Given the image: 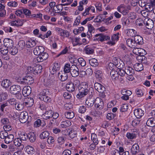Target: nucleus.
I'll return each instance as SVG.
<instances>
[{
    "label": "nucleus",
    "instance_id": "obj_27",
    "mask_svg": "<svg viewBox=\"0 0 155 155\" xmlns=\"http://www.w3.org/2000/svg\"><path fill=\"white\" fill-rule=\"evenodd\" d=\"M28 138L31 142L33 143L36 139L35 134L34 132H30L28 134Z\"/></svg>",
    "mask_w": 155,
    "mask_h": 155
},
{
    "label": "nucleus",
    "instance_id": "obj_54",
    "mask_svg": "<svg viewBox=\"0 0 155 155\" xmlns=\"http://www.w3.org/2000/svg\"><path fill=\"white\" fill-rule=\"evenodd\" d=\"M15 22H16V24L17 25V27L21 26H22L24 22H25L24 20L17 19L15 20Z\"/></svg>",
    "mask_w": 155,
    "mask_h": 155
},
{
    "label": "nucleus",
    "instance_id": "obj_53",
    "mask_svg": "<svg viewBox=\"0 0 155 155\" xmlns=\"http://www.w3.org/2000/svg\"><path fill=\"white\" fill-rule=\"evenodd\" d=\"M21 143V140L20 138H16L14 140V143L16 146H20Z\"/></svg>",
    "mask_w": 155,
    "mask_h": 155
},
{
    "label": "nucleus",
    "instance_id": "obj_23",
    "mask_svg": "<svg viewBox=\"0 0 155 155\" xmlns=\"http://www.w3.org/2000/svg\"><path fill=\"white\" fill-rule=\"evenodd\" d=\"M95 99L94 97H92L91 98H88L86 101L85 103L88 108L93 106L95 104Z\"/></svg>",
    "mask_w": 155,
    "mask_h": 155
},
{
    "label": "nucleus",
    "instance_id": "obj_38",
    "mask_svg": "<svg viewBox=\"0 0 155 155\" xmlns=\"http://www.w3.org/2000/svg\"><path fill=\"white\" fill-rule=\"evenodd\" d=\"M71 69V66L70 67V64L69 63H67L65 65L64 67L63 71L68 74V73L70 72Z\"/></svg>",
    "mask_w": 155,
    "mask_h": 155
},
{
    "label": "nucleus",
    "instance_id": "obj_1",
    "mask_svg": "<svg viewBox=\"0 0 155 155\" xmlns=\"http://www.w3.org/2000/svg\"><path fill=\"white\" fill-rule=\"evenodd\" d=\"M88 85L85 83H82L78 86V93L76 97L77 98L81 99L88 94L89 90Z\"/></svg>",
    "mask_w": 155,
    "mask_h": 155
},
{
    "label": "nucleus",
    "instance_id": "obj_39",
    "mask_svg": "<svg viewBox=\"0 0 155 155\" xmlns=\"http://www.w3.org/2000/svg\"><path fill=\"white\" fill-rule=\"evenodd\" d=\"M71 124V122L69 120H65L61 122V126L62 127L64 128L70 126Z\"/></svg>",
    "mask_w": 155,
    "mask_h": 155
},
{
    "label": "nucleus",
    "instance_id": "obj_9",
    "mask_svg": "<svg viewBox=\"0 0 155 155\" xmlns=\"http://www.w3.org/2000/svg\"><path fill=\"white\" fill-rule=\"evenodd\" d=\"M38 55L37 60L38 62H42L45 60L47 59L48 56V54L47 53H43L42 54Z\"/></svg>",
    "mask_w": 155,
    "mask_h": 155
},
{
    "label": "nucleus",
    "instance_id": "obj_20",
    "mask_svg": "<svg viewBox=\"0 0 155 155\" xmlns=\"http://www.w3.org/2000/svg\"><path fill=\"white\" fill-rule=\"evenodd\" d=\"M135 115L137 118H140L144 114V111L140 109H135L134 111Z\"/></svg>",
    "mask_w": 155,
    "mask_h": 155
},
{
    "label": "nucleus",
    "instance_id": "obj_51",
    "mask_svg": "<svg viewBox=\"0 0 155 155\" xmlns=\"http://www.w3.org/2000/svg\"><path fill=\"white\" fill-rule=\"evenodd\" d=\"M35 73L38 74H40L41 71L42 69V66L41 65H38L36 66L35 67Z\"/></svg>",
    "mask_w": 155,
    "mask_h": 155
},
{
    "label": "nucleus",
    "instance_id": "obj_16",
    "mask_svg": "<svg viewBox=\"0 0 155 155\" xmlns=\"http://www.w3.org/2000/svg\"><path fill=\"white\" fill-rule=\"evenodd\" d=\"M24 103L27 107H31L32 106L34 103V100L31 97H26L24 99Z\"/></svg>",
    "mask_w": 155,
    "mask_h": 155
},
{
    "label": "nucleus",
    "instance_id": "obj_6",
    "mask_svg": "<svg viewBox=\"0 0 155 155\" xmlns=\"http://www.w3.org/2000/svg\"><path fill=\"white\" fill-rule=\"evenodd\" d=\"M70 73L71 75L73 77H76L79 75V69L76 65H72Z\"/></svg>",
    "mask_w": 155,
    "mask_h": 155
},
{
    "label": "nucleus",
    "instance_id": "obj_40",
    "mask_svg": "<svg viewBox=\"0 0 155 155\" xmlns=\"http://www.w3.org/2000/svg\"><path fill=\"white\" fill-rule=\"evenodd\" d=\"M137 133H127V134L126 137L128 139H133L136 138L137 137Z\"/></svg>",
    "mask_w": 155,
    "mask_h": 155
},
{
    "label": "nucleus",
    "instance_id": "obj_29",
    "mask_svg": "<svg viewBox=\"0 0 155 155\" xmlns=\"http://www.w3.org/2000/svg\"><path fill=\"white\" fill-rule=\"evenodd\" d=\"M26 152L28 154H33L35 152V150L34 148L31 146L28 145L25 148Z\"/></svg>",
    "mask_w": 155,
    "mask_h": 155
},
{
    "label": "nucleus",
    "instance_id": "obj_26",
    "mask_svg": "<svg viewBox=\"0 0 155 155\" xmlns=\"http://www.w3.org/2000/svg\"><path fill=\"white\" fill-rule=\"evenodd\" d=\"M84 52L87 54H91L94 53V49L90 46H87L84 49Z\"/></svg>",
    "mask_w": 155,
    "mask_h": 155
},
{
    "label": "nucleus",
    "instance_id": "obj_17",
    "mask_svg": "<svg viewBox=\"0 0 155 155\" xmlns=\"http://www.w3.org/2000/svg\"><path fill=\"white\" fill-rule=\"evenodd\" d=\"M139 152V147L137 144H134L131 148V153L133 155H135Z\"/></svg>",
    "mask_w": 155,
    "mask_h": 155
},
{
    "label": "nucleus",
    "instance_id": "obj_8",
    "mask_svg": "<svg viewBox=\"0 0 155 155\" xmlns=\"http://www.w3.org/2000/svg\"><path fill=\"white\" fill-rule=\"evenodd\" d=\"M154 22L150 19L145 18V26L148 29H151L153 27Z\"/></svg>",
    "mask_w": 155,
    "mask_h": 155
},
{
    "label": "nucleus",
    "instance_id": "obj_44",
    "mask_svg": "<svg viewBox=\"0 0 155 155\" xmlns=\"http://www.w3.org/2000/svg\"><path fill=\"white\" fill-rule=\"evenodd\" d=\"M40 99L45 102H49L51 101V99L49 96L45 95V96L40 97Z\"/></svg>",
    "mask_w": 155,
    "mask_h": 155
},
{
    "label": "nucleus",
    "instance_id": "obj_31",
    "mask_svg": "<svg viewBox=\"0 0 155 155\" xmlns=\"http://www.w3.org/2000/svg\"><path fill=\"white\" fill-rule=\"evenodd\" d=\"M145 18L144 20L139 18L137 19L136 21V23L137 26L140 27L143 26H145Z\"/></svg>",
    "mask_w": 155,
    "mask_h": 155
},
{
    "label": "nucleus",
    "instance_id": "obj_56",
    "mask_svg": "<svg viewBox=\"0 0 155 155\" xmlns=\"http://www.w3.org/2000/svg\"><path fill=\"white\" fill-rule=\"evenodd\" d=\"M18 45L21 49H23L25 47L26 44L23 40H20L18 42Z\"/></svg>",
    "mask_w": 155,
    "mask_h": 155
},
{
    "label": "nucleus",
    "instance_id": "obj_11",
    "mask_svg": "<svg viewBox=\"0 0 155 155\" xmlns=\"http://www.w3.org/2000/svg\"><path fill=\"white\" fill-rule=\"evenodd\" d=\"M114 63L115 67L117 68L118 69H121L124 67V63L120 59H114Z\"/></svg>",
    "mask_w": 155,
    "mask_h": 155
},
{
    "label": "nucleus",
    "instance_id": "obj_10",
    "mask_svg": "<svg viewBox=\"0 0 155 155\" xmlns=\"http://www.w3.org/2000/svg\"><path fill=\"white\" fill-rule=\"evenodd\" d=\"M31 88L29 86H26L24 87L22 93L24 97H27L29 96L31 93Z\"/></svg>",
    "mask_w": 155,
    "mask_h": 155
},
{
    "label": "nucleus",
    "instance_id": "obj_63",
    "mask_svg": "<svg viewBox=\"0 0 155 155\" xmlns=\"http://www.w3.org/2000/svg\"><path fill=\"white\" fill-rule=\"evenodd\" d=\"M23 8H22L19 9H18L15 11V14L18 16H21L23 14Z\"/></svg>",
    "mask_w": 155,
    "mask_h": 155
},
{
    "label": "nucleus",
    "instance_id": "obj_32",
    "mask_svg": "<svg viewBox=\"0 0 155 155\" xmlns=\"http://www.w3.org/2000/svg\"><path fill=\"white\" fill-rule=\"evenodd\" d=\"M60 69V65L58 63H55L54 64V66L52 70L51 71L52 74H54L57 71H58Z\"/></svg>",
    "mask_w": 155,
    "mask_h": 155
},
{
    "label": "nucleus",
    "instance_id": "obj_19",
    "mask_svg": "<svg viewBox=\"0 0 155 155\" xmlns=\"http://www.w3.org/2000/svg\"><path fill=\"white\" fill-rule=\"evenodd\" d=\"M94 87L95 89L99 92H103L105 90V87L101 84L98 83H95Z\"/></svg>",
    "mask_w": 155,
    "mask_h": 155
},
{
    "label": "nucleus",
    "instance_id": "obj_3",
    "mask_svg": "<svg viewBox=\"0 0 155 155\" xmlns=\"http://www.w3.org/2000/svg\"><path fill=\"white\" fill-rule=\"evenodd\" d=\"M95 107L99 109L103 108L104 106V103L102 100L99 97H97L95 99Z\"/></svg>",
    "mask_w": 155,
    "mask_h": 155
},
{
    "label": "nucleus",
    "instance_id": "obj_4",
    "mask_svg": "<svg viewBox=\"0 0 155 155\" xmlns=\"http://www.w3.org/2000/svg\"><path fill=\"white\" fill-rule=\"evenodd\" d=\"M21 87L18 85H13L10 88L11 93L14 94H18L21 91Z\"/></svg>",
    "mask_w": 155,
    "mask_h": 155
},
{
    "label": "nucleus",
    "instance_id": "obj_42",
    "mask_svg": "<svg viewBox=\"0 0 155 155\" xmlns=\"http://www.w3.org/2000/svg\"><path fill=\"white\" fill-rule=\"evenodd\" d=\"M50 92L48 89H45L42 91L40 93V97L45 96V95L49 96Z\"/></svg>",
    "mask_w": 155,
    "mask_h": 155
},
{
    "label": "nucleus",
    "instance_id": "obj_62",
    "mask_svg": "<svg viewBox=\"0 0 155 155\" xmlns=\"http://www.w3.org/2000/svg\"><path fill=\"white\" fill-rule=\"evenodd\" d=\"M78 61L82 66H84L86 65V62L83 58H79Z\"/></svg>",
    "mask_w": 155,
    "mask_h": 155
},
{
    "label": "nucleus",
    "instance_id": "obj_7",
    "mask_svg": "<svg viewBox=\"0 0 155 155\" xmlns=\"http://www.w3.org/2000/svg\"><path fill=\"white\" fill-rule=\"evenodd\" d=\"M45 51L44 48L42 46L36 47L33 50V53L35 55H38L42 54Z\"/></svg>",
    "mask_w": 155,
    "mask_h": 155
},
{
    "label": "nucleus",
    "instance_id": "obj_34",
    "mask_svg": "<svg viewBox=\"0 0 155 155\" xmlns=\"http://www.w3.org/2000/svg\"><path fill=\"white\" fill-rule=\"evenodd\" d=\"M147 124L148 126L154 127L155 126V120L153 118H150L147 120Z\"/></svg>",
    "mask_w": 155,
    "mask_h": 155
},
{
    "label": "nucleus",
    "instance_id": "obj_41",
    "mask_svg": "<svg viewBox=\"0 0 155 155\" xmlns=\"http://www.w3.org/2000/svg\"><path fill=\"white\" fill-rule=\"evenodd\" d=\"M126 42L127 45L130 47L132 48L135 46V42L132 39H128L127 40Z\"/></svg>",
    "mask_w": 155,
    "mask_h": 155
},
{
    "label": "nucleus",
    "instance_id": "obj_21",
    "mask_svg": "<svg viewBox=\"0 0 155 155\" xmlns=\"http://www.w3.org/2000/svg\"><path fill=\"white\" fill-rule=\"evenodd\" d=\"M36 43L34 40L30 39L26 42L25 47L28 48H31L35 46Z\"/></svg>",
    "mask_w": 155,
    "mask_h": 155
},
{
    "label": "nucleus",
    "instance_id": "obj_46",
    "mask_svg": "<svg viewBox=\"0 0 155 155\" xmlns=\"http://www.w3.org/2000/svg\"><path fill=\"white\" fill-rule=\"evenodd\" d=\"M65 116L68 119H71L74 117V115L73 112L70 111L65 113Z\"/></svg>",
    "mask_w": 155,
    "mask_h": 155
},
{
    "label": "nucleus",
    "instance_id": "obj_50",
    "mask_svg": "<svg viewBox=\"0 0 155 155\" xmlns=\"http://www.w3.org/2000/svg\"><path fill=\"white\" fill-rule=\"evenodd\" d=\"M13 144L9 145L8 147V152L11 153H13L16 151L17 148Z\"/></svg>",
    "mask_w": 155,
    "mask_h": 155
},
{
    "label": "nucleus",
    "instance_id": "obj_37",
    "mask_svg": "<svg viewBox=\"0 0 155 155\" xmlns=\"http://www.w3.org/2000/svg\"><path fill=\"white\" fill-rule=\"evenodd\" d=\"M14 138V136L12 134H9L4 140L5 142L6 143H9L11 142Z\"/></svg>",
    "mask_w": 155,
    "mask_h": 155
},
{
    "label": "nucleus",
    "instance_id": "obj_15",
    "mask_svg": "<svg viewBox=\"0 0 155 155\" xmlns=\"http://www.w3.org/2000/svg\"><path fill=\"white\" fill-rule=\"evenodd\" d=\"M134 41L135 44L141 45L143 43V38L139 35H135L134 36Z\"/></svg>",
    "mask_w": 155,
    "mask_h": 155
},
{
    "label": "nucleus",
    "instance_id": "obj_49",
    "mask_svg": "<svg viewBox=\"0 0 155 155\" xmlns=\"http://www.w3.org/2000/svg\"><path fill=\"white\" fill-rule=\"evenodd\" d=\"M8 94L6 92H2L0 94V101H2L6 99Z\"/></svg>",
    "mask_w": 155,
    "mask_h": 155
},
{
    "label": "nucleus",
    "instance_id": "obj_36",
    "mask_svg": "<svg viewBox=\"0 0 155 155\" xmlns=\"http://www.w3.org/2000/svg\"><path fill=\"white\" fill-rule=\"evenodd\" d=\"M125 71L126 74L130 76H132V75L134 74V70L130 67L126 68Z\"/></svg>",
    "mask_w": 155,
    "mask_h": 155
},
{
    "label": "nucleus",
    "instance_id": "obj_14",
    "mask_svg": "<svg viewBox=\"0 0 155 155\" xmlns=\"http://www.w3.org/2000/svg\"><path fill=\"white\" fill-rule=\"evenodd\" d=\"M58 77L62 81H64L68 79V75L67 73L63 71H61L60 72L58 73Z\"/></svg>",
    "mask_w": 155,
    "mask_h": 155
},
{
    "label": "nucleus",
    "instance_id": "obj_24",
    "mask_svg": "<svg viewBox=\"0 0 155 155\" xmlns=\"http://www.w3.org/2000/svg\"><path fill=\"white\" fill-rule=\"evenodd\" d=\"M66 88L67 90L69 92H73L75 89V86L73 83L70 82L66 85Z\"/></svg>",
    "mask_w": 155,
    "mask_h": 155
},
{
    "label": "nucleus",
    "instance_id": "obj_2",
    "mask_svg": "<svg viewBox=\"0 0 155 155\" xmlns=\"http://www.w3.org/2000/svg\"><path fill=\"white\" fill-rule=\"evenodd\" d=\"M110 37L102 34H97L95 35L94 40L103 42L104 41L110 39Z\"/></svg>",
    "mask_w": 155,
    "mask_h": 155
},
{
    "label": "nucleus",
    "instance_id": "obj_61",
    "mask_svg": "<svg viewBox=\"0 0 155 155\" xmlns=\"http://www.w3.org/2000/svg\"><path fill=\"white\" fill-rule=\"evenodd\" d=\"M79 40L77 38H76L72 39V42L74 46H75L79 44Z\"/></svg>",
    "mask_w": 155,
    "mask_h": 155
},
{
    "label": "nucleus",
    "instance_id": "obj_5",
    "mask_svg": "<svg viewBox=\"0 0 155 155\" xmlns=\"http://www.w3.org/2000/svg\"><path fill=\"white\" fill-rule=\"evenodd\" d=\"M20 121L22 123H25L28 118V114L27 112H21L19 117Z\"/></svg>",
    "mask_w": 155,
    "mask_h": 155
},
{
    "label": "nucleus",
    "instance_id": "obj_30",
    "mask_svg": "<svg viewBox=\"0 0 155 155\" xmlns=\"http://www.w3.org/2000/svg\"><path fill=\"white\" fill-rule=\"evenodd\" d=\"M127 35L129 37H133L134 36L137 32L133 29H129L126 31Z\"/></svg>",
    "mask_w": 155,
    "mask_h": 155
},
{
    "label": "nucleus",
    "instance_id": "obj_48",
    "mask_svg": "<svg viewBox=\"0 0 155 155\" xmlns=\"http://www.w3.org/2000/svg\"><path fill=\"white\" fill-rule=\"evenodd\" d=\"M53 112L52 110H50L47 111L45 114V119L47 120L51 117H52L53 116Z\"/></svg>",
    "mask_w": 155,
    "mask_h": 155
},
{
    "label": "nucleus",
    "instance_id": "obj_58",
    "mask_svg": "<svg viewBox=\"0 0 155 155\" xmlns=\"http://www.w3.org/2000/svg\"><path fill=\"white\" fill-rule=\"evenodd\" d=\"M69 135L71 138H73L77 137V133L74 131L71 130L69 132Z\"/></svg>",
    "mask_w": 155,
    "mask_h": 155
},
{
    "label": "nucleus",
    "instance_id": "obj_43",
    "mask_svg": "<svg viewBox=\"0 0 155 155\" xmlns=\"http://www.w3.org/2000/svg\"><path fill=\"white\" fill-rule=\"evenodd\" d=\"M28 138V134L24 132H21L20 134V138L23 141L26 140Z\"/></svg>",
    "mask_w": 155,
    "mask_h": 155
},
{
    "label": "nucleus",
    "instance_id": "obj_22",
    "mask_svg": "<svg viewBox=\"0 0 155 155\" xmlns=\"http://www.w3.org/2000/svg\"><path fill=\"white\" fill-rule=\"evenodd\" d=\"M22 82L28 84H30L33 82V78L30 76H26L22 79Z\"/></svg>",
    "mask_w": 155,
    "mask_h": 155
},
{
    "label": "nucleus",
    "instance_id": "obj_45",
    "mask_svg": "<svg viewBox=\"0 0 155 155\" xmlns=\"http://www.w3.org/2000/svg\"><path fill=\"white\" fill-rule=\"evenodd\" d=\"M49 134L47 131L43 132L40 135V138L41 139H45L47 138L49 136Z\"/></svg>",
    "mask_w": 155,
    "mask_h": 155
},
{
    "label": "nucleus",
    "instance_id": "obj_57",
    "mask_svg": "<svg viewBox=\"0 0 155 155\" xmlns=\"http://www.w3.org/2000/svg\"><path fill=\"white\" fill-rule=\"evenodd\" d=\"M128 105L127 104H123L120 108V110L121 111L124 112L126 111L128 109Z\"/></svg>",
    "mask_w": 155,
    "mask_h": 155
},
{
    "label": "nucleus",
    "instance_id": "obj_28",
    "mask_svg": "<svg viewBox=\"0 0 155 155\" xmlns=\"http://www.w3.org/2000/svg\"><path fill=\"white\" fill-rule=\"evenodd\" d=\"M134 68L135 71H142L143 69L142 64L140 63H136L134 64Z\"/></svg>",
    "mask_w": 155,
    "mask_h": 155
},
{
    "label": "nucleus",
    "instance_id": "obj_33",
    "mask_svg": "<svg viewBox=\"0 0 155 155\" xmlns=\"http://www.w3.org/2000/svg\"><path fill=\"white\" fill-rule=\"evenodd\" d=\"M10 80L7 79H5L2 81L1 85L5 88H7L10 85Z\"/></svg>",
    "mask_w": 155,
    "mask_h": 155
},
{
    "label": "nucleus",
    "instance_id": "obj_52",
    "mask_svg": "<svg viewBox=\"0 0 155 155\" xmlns=\"http://www.w3.org/2000/svg\"><path fill=\"white\" fill-rule=\"evenodd\" d=\"M97 61V60L95 58L89 60V63L91 66L95 67L98 64Z\"/></svg>",
    "mask_w": 155,
    "mask_h": 155
},
{
    "label": "nucleus",
    "instance_id": "obj_12",
    "mask_svg": "<svg viewBox=\"0 0 155 155\" xmlns=\"http://www.w3.org/2000/svg\"><path fill=\"white\" fill-rule=\"evenodd\" d=\"M4 44L7 48H9L13 46L14 43L12 40L7 38L4 39Z\"/></svg>",
    "mask_w": 155,
    "mask_h": 155
},
{
    "label": "nucleus",
    "instance_id": "obj_59",
    "mask_svg": "<svg viewBox=\"0 0 155 155\" xmlns=\"http://www.w3.org/2000/svg\"><path fill=\"white\" fill-rule=\"evenodd\" d=\"M43 124L41 120L40 119H38L34 123L35 127H39Z\"/></svg>",
    "mask_w": 155,
    "mask_h": 155
},
{
    "label": "nucleus",
    "instance_id": "obj_13",
    "mask_svg": "<svg viewBox=\"0 0 155 155\" xmlns=\"http://www.w3.org/2000/svg\"><path fill=\"white\" fill-rule=\"evenodd\" d=\"M119 32L114 34L111 38V41L108 42V44L111 45H114L115 43V41H117L119 38Z\"/></svg>",
    "mask_w": 155,
    "mask_h": 155
},
{
    "label": "nucleus",
    "instance_id": "obj_55",
    "mask_svg": "<svg viewBox=\"0 0 155 155\" xmlns=\"http://www.w3.org/2000/svg\"><path fill=\"white\" fill-rule=\"evenodd\" d=\"M97 136L95 134H93L91 135V139L93 141V143L97 144L98 143V141L97 139Z\"/></svg>",
    "mask_w": 155,
    "mask_h": 155
},
{
    "label": "nucleus",
    "instance_id": "obj_47",
    "mask_svg": "<svg viewBox=\"0 0 155 155\" xmlns=\"http://www.w3.org/2000/svg\"><path fill=\"white\" fill-rule=\"evenodd\" d=\"M9 49V52L13 55L16 54L18 51V49L15 47L13 46Z\"/></svg>",
    "mask_w": 155,
    "mask_h": 155
},
{
    "label": "nucleus",
    "instance_id": "obj_35",
    "mask_svg": "<svg viewBox=\"0 0 155 155\" xmlns=\"http://www.w3.org/2000/svg\"><path fill=\"white\" fill-rule=\"evenodd\" d=\"M24 103L21 102H17L15 105V107L16 110H22L24 108Z\"/></svg>",
    "mask_w": 155,
    "mask_h": 155
},
{
    "label": "nucleus",
    "instance_id": "obj_60",
    "mask_svg": "<svg viewBox=\"0 0 155 155\" xmlns=\"http://www.w3.org/2000/svg\"><path fill=\"white\" fill-rule=\"evenodd\" d=\"M146 8L147 11L150 12H153V10L155 8L153 6L151 5H150V4L146 5Z\"/></svg>",
    "mask_w": 155,
    "mask_h": 155
},
{
    "label": "nucleus",
    "instance_id": "obj_18",
    "mask_svg": "<svg viewBox=\"0 0 155 155\" xmlns=\"http://www.w3.org/2000/svg\"><path fill=\"white\" fill-rule=\"evenodd\" d=\"M56 30L58 31V33L61 36L68 37L69 36V33L67 30L62 29L59 28H57Z\"/></svg>",
    "mask_w": 155,
    "mask_h": 155
},
{
    "label": "nucleus",
    "instance_id": "obj_64",
    "mask_svg": "<svg viewBox=\"0 0 155 155\" xmlns=\"http://www.w3.org/2000/svg\"><path fill=\"white\" fill-rule=\"evenodd\" d=\"M140 121L138 118L135 119L132 121V125L134 127L140 124Z\"/></svg>",
    "mask_w": 155,
    "mask_h": 155
},
{
    "label": "nucleus",
    "instance_id": "obj_25",
    "mask_svg": "<svg viewBox=\"0 0 155 155\" xmlns=\"http://www.w3.org/2000/svg\"><path fill=\"white\" fill-rule=\"evenodd\" d=\"M110 75L113 80H117L118 79L119 75L117 71L115 70L110 71Z\"/></svg>",
    "mask_w": 155,
    "mask_h": 155
}]
</instances>
